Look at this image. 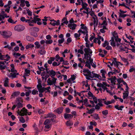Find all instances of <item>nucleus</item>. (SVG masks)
Masks as SVG:
<instances>
[{
  "mask_svg": "<svg viewBox=\"0 0 135 135\" xmlns=\"http://www.w3.org/2000/svg\"><path fill=\"white\" fill-rule=\"evenodd\" d=\"M11 67V70L8 68H7L8 72L7 73V75L9 78L12 79L16 77L17 76L19 75L18 73L17 72V70L14 68V65L13 64H11L10 65Z\"/></svg>",
  "mask_w": 135,
  "mask_h": 135,
  "instance_id": "f257e3e1",
  "label": "nucleus"
},
{
  "mask_svg": "<svg viewBox=\"0 0 135 135\" xmlns=\"http://www.w3.org/2000/svg\"><path fill=\"white\" fill-rule=\"evenodd\" d=\"M83 75L86 76V78L90 80L91 78L95 77L96 74L91 72L88 69H85L83 71Z\"/></svg>",
  "mask_w": 135,
  "mask_h": 135,
  "instance_id": "f03ea898",
  "label": "nucleus"
},
{
  "mask_svg": "<svg viewBox=\"0 0 135 135\" xmlns=\"http://www.w3.org/2000/svg\"><path fill=\"white\" fill-rule=\"evenodd\" d=\"M105 85V82H103L102 83H98L97 84V86H98L102 88H100L99 89V90H100L101 92L102 91H104L106 90L107 93H110V91Z\"/></svg>",
  "mask_w": 135,
  "mask_h": 135,
  "instance_id": "7ed1b4c3",
  "label": "nucleus"
},
{
  "mask_svg": "<svg viewBox=\"0 0 135 135\" xmlns=\"http://www.w3.org/2000/svg\"><path fill=\"white\" fill-rule=\"evenodd\" d=\"M85 54H84V59H87L91 57V54L92 52V50L89 48H85L84 50Z\"/></svg>",
  "mask_w": 135,
  "mask_h": 135,
  "instance_id": "20e7f679",
  "label": "nucleus"
},
{
  "mask_svg": "<svg viewBox=\"0 0 135 135\" xmlns=\"http://www.w3.org/2000/svg\"><path fill=\"white\" fill-rule=\"evenodd\" d=\"M49 78L48 79L47 81V85L51 86L54 85H55L57 79L55 78Z\"/></svg>",
  "mask_w": 135,
  "mask_h": 135,
  "instance_id": "39448f33",
  "label": "nucleus"
},
{
  "mask_svg": "<svg viewBox=\"0 0 135 135\" xmlns=\"http://www.w3.org/2000/svg\"><path fill=\"white\" fill-rule=\"evenodd\" d=\"M78 33H80L84 34V36L83 37H85L84 40L86 42H87L88 40V30L85 31L84 29H80L78 32Z\"/></svg>",
  "mask_w": 135,
  "mask_h": 135,
  "instance_id": "423d86ee",
  "label": "nucleus"
},
{
  "mask_svg": "<svg viewBox=\"0 0 135 135\" xmlns=\"http://www.w3.org/2000/svg\"><path fill=\"white\" fill-rule=\"evenodd\" d=\"M88 98L90 99H93V102L95 104H97L98 102V99L97 98L95 97L93 94L90 91L88 93Z\"/></svg>",
  "mask_w": 135,
  "mask_h": 135,
  "instance_id": "0eeeda50",
  "label": "nucleus"
},
{
  "mask_svg": "<svg viewBox=\"0 0 135 135\" xmlns=\"http://www.w3.org/2000/svg\"><path fill=\"white\" fill-rule=\"evenodd\" d=\"M1 35L4 38H8L12 35L11 32L8 31H2Z\"/></svg>",
  "mask_w": 135,
  "mask_h": 135,
  "instance_id": "6e6552de",
  "label": "nucleus"
},
{
  "mask_svg": "<svg viewBox=\"0 0 135 135\" xmlns=\"http://www.w3.org/2000/svg\"><path fill=\"white\" fill-rule=\"evenodd\" d=\"M17 113L18 114L21 116L26 115L28 113L27 110L25 108H23L21 110L18 109Z\"/></svg>",
  "mask_w": 135,
  "mask_h": 135,
  "instance_id": "1a4fd4ad",
  "label": "nucleus"
},
{
  "mask_svg": "<svg viewBox=\"0 0 135 135\" xmlns=\"http://www.w3.org/2000/svg\"><path fill=\"white\" fill-rule=\"evenodd\" d=\"M10 59V57L8 55H2L1 53L0 52V59L1 60H4L5 61H8Z\"/></svg>",
  "mask_w": 135,
  "mask_h": 135,
  "instance_id": "9d476101",
  "label": "nucleus"
},
{
  "mask_svg": "<svg viewBox=\"0 0 135 135\" xmlns=\"http://www.w3.org/2000/svg\"><path fill=\"white\" fill-rule=\"evenodd\" d=\"M25 28V27L23 26L18 25L15 26L14 29L15 31L19 32L23 31Z\"/></svg>",
  "mask_w": 135,
  "mask_h": 135,
  "instance_id": "9b49d317",
  "label": "nucleus"
},
{
  "mask_svg": "<svg viewBox=\"0 0 135 135\" xmlns=\"http://www.w3.org/2000/svg\"><path fill=\"white\" fill-rule=\"evenodd\" d=\"M9 16L7 15V14L5 13V12L2 11L0 14V21L3 20L5 18H9Z\"/></svg>",
  "mask_w": 135,
  "mask_h": 135,
  "instance_id": "f8f14e48",
  "label": "nucleus"
},
{
  "mask_svg": "<svg viewBox=\"0 0 135 135\" xmlns=\"http://www.w3.org/2000/svg\"><path fill=\"white\" fill-rule=\"evenodd\" d=\"M8 62H7L6 61H0V69H4L6 67V64H8Z\"/></svg>",
  "mask_w": 135,
  "mask_h": 135,
  "instance_id": "ddd939ff",
  "label": "nucleus"
},
{
  "mask_svg": "<svg viewBox=\"0 0 135 135\" xmlns=\"http://www.w3.org/2000/svg\"><path fill=\"white\" fill-rule=\"evenodd\" d=\"M116 78L115 76H112L111 78L108 79L111 82L113 85H114L116 84Z\"/></svg>",
  "mask_w": 135,
  "mask_h": 135,
  "instance_id": "4468645a",
  "label": "nucleus"
},
{
  "mask_svg": "<svg viewBox=\"0 0 135 135\" xmlns=\"http://www.w3.org/2000/svg\"><path fill=\"white\" fill-rule=\"evenodd\" d=\"M112 34L113 36V37L115 38V41H120L121 39L120 38H118V36L117 33L114 31L112 33Z\"/></svg>",
  "mask_w": 135,
  "mask_h": 135,
  "instance_id": "2eb2a0df",
  "label": "nucleus"
},
{
  "mask_svg": "<svg viewBox=\"0 0 135 135\" xmlns=\"http://www.w3.org/2000/svg\"><path fill=\"white\" fill-rule=\"evenodd\" d=\"M81 6L83 7V8L86 11L88 12V11L89 10V8L87 7L88 6V4L85 2H82L81 3Z\"/></svg>",
  "mask_w": 135,
  "mask_h": 135,
  "instance_id": "dca6fc26",
  "label": "nucleus"
},
{
  "mask_svg": "<svg viewBox=\"0 0 135 135\" xmlns=\"http://www.w3.org/2000/svg\"><path fill=\"white\" fill-rule=\"evenodd\" d=\"M37 88L40 93H42L43 92V87H42L41 86V81L40 83H39V84L37 85Z\"/></svg>",
  "mask_w": 135,
  "mask_h": 135,
  "instance_id": "f3484780",
  "label": "nucleus"
},
{
  "mask_svg": "<svg viewBox=\"0 0 135 135\" xmlns=\"http://www.w3.org/2000/svg\"><path fill=\"white\" fill-rule=\"evenodd\" d=\"M48 73L51 78H54V77L56 75V73L53 70L49 71Z\"/></svg>",
  "mask_w": 135,
  "mask_h": 135,
  "instance_id": "a211bd4d",
  "label": "nucleus"
},
{
  "mask_svg": "<svg viewBox=\"0 0 135 135\" xmlns=\"http://www.w3.org/2000/svg\"><path fill=\"white\" fill-rule=\"evenodd\" d=\"M68 26L70 29L74 30L75 29L76 25L74 23H69L68 25Z\"/></svg>",
  "mask_w": 135,
  "mask_h": 135,
  "instance_id": "6ab92c4d",
  "label": "nucleus"
},
{
  "mask_svg": "<svg viewBox=\"0 0 135 135\" xmlns=\"http://www.w3.org/2000/svg\"><path fill=\"white\" fill-rule=\"evenodd\" d=\"M90 57H89V59H85L86 60V62L85 66L88 67L89 69L91 68L90 66Z\"/></svg>",
  "mask_w": 135,
  "mask_h": 135,
  "instance_id": "aec40b11",
  "label": "nucleus"
},
{
  "mask_svg": "<svg viewBox=\"0 0 135 135\" xmlns=\"http://www.w3.org/2000/svg\"><path fill=\"white\" fill-rule=\"evenodd\" d=\"M73 117V115L71 114H65L64 115V117L65 119H70Z\"/></svg>",
  "mask_w": 135,
  "mask_h": 135,
  "instance_id": "412c9836",
  "label": "nucleus"
},
{
  "mask_svg": "<svg viewBox=\"0 0 135 135\" xmlns=\"http://www.w3.org/2000/svg\"><path fill=\"white\" fill-rule=\"evenodd\" d=\"M30 70L27 69H25V73L23 75V77L25 78V76H29L30 74Z\"/></svg>",
  "mask_w": 135,
  "mask_h": 135,
  "instance_id": "4be33fe9",
  "label": "nucleus"
},
{
  "mask_svg": "<svg viewBox=\"0 0 135 135\" xmlns=\"http://www.w3.org/2000/svg\"><path fill=\"white\" fill-rule=\"evenodd\" d=\"M83 86L84 87H85L86 88H87L86 89L87 90H89L90 89V87L89 85L88 84L87 81H83Z\"/></svg>",
  "mask_w": 135,
  "mask_h": 135,
  "instance_id": "5701e85b",
  "label": "nucleus"
},
{
  "mask_svg": "<svg viewBox=\"0 0 135 135\" xmlns=\"http://www.w3.org/2000/svg\"><path fill=\"white\" fill-rule=\"evenodd\" d=\"M20 94V92L18 91H15L11 95V97L12 98H15L19 95Z\"/></svg>",
  "mask_w": 135,
  "mask_h": 135,
  "instance_id": "b1692460",
  "label": "nucleus"
},
{
  "mask_svg": "<svg viewBox=\"0 0 135 135\" xmlns=\"http://www.w3.org/2000/svg\"><path fill=\"white\" fill-rule=\"evenodd\" d=\"M100 73L102 74V75L103 78L105 79L106 77L105 76V74L107 73L106 71L105 70L102 69L100 71Z\"/></svg>",
  "mask_w": 135,
  "mask_h": 135,
  "instance_id": "393cba45",
  "label": "nucleus"
},
{
  "mask_svg": "<svg viewBox=\"0 0 135 135\" xmlns=\"http://www.w3.org/2000/svg\"><path fill=\"white\" fill-rule=\"evenodd\" d=\"M38 16H35L33 17V20L32 21V22L36 23L37 21H38L41 20L38 18Z\"/></svg>",
  "mask_w": 135,
  "mask_h": 135,
  "instance_id": "a878e982",
  "label": "nucleus"
},
{
  "mask_svg": "<svg viewBox=\"0 0 135 135\" xmlns=\"http://www.w3.org/2000/svg\"><path fill=\"white\" fill-rule=\"evenodd\" d=\"M114 99H112L110 101H105L104 103L105 104L108 105L109 104L114 103Z\"/></svg>",
  "mask_w": 135,
  "mask_h": 135,
  "instance_id": "bb28decb",
  "label": "nucleus"
},
{
  "mask_svg": "<svg viewBox=\"0 0 135 135\" xmlns=\"http://www.w3.org/2000/svg\"><path fill=\"white\" fill-rule=\"evenodd\" d=\"M9 83V79L7 77L5 79V80L4 82V85L5 87L8 86V83Z\"/></svg>",
  "mask_w": 135,
  "mask_h": 135,
  "instance_id": "cd10ccee",
  "label": "nucleus"
},
{
  "mask_svg": "<svg viewBox=\"0 0 135 135\" xmlns=\"http://www.w3.org/2000/svg\"><path fill=\"white\" fill-rule=\"evenodd\" d=\"M54 111L58 114H60L63 111V108H62L60 107L57 109L56 110Z\"/></svg>",
  "mask_w": 135,
  "mask_h": 135,
  "instance_id": "c85d7f7f",
  "label": "nucleus"
},
{
  "mask_svg": "<svg viewBox=\"0 0 135 135\" xmlns=\"http://www.w3.org/2000/svg\"><path fill=\"white\" fill-rule=\"evenodd\" d=\"M93 42L96 43H97L99 45L100 44L101 42L99 39L98 36L97 38H95L93 40Z\"/></svg>",
  "mask_w": 135,
  "mask_h": 135,
  "instance_id": "c756f323",
  "label": "nucleus"
},
{
  "mask_svg": "<svg viewBox=\"0 0 135 135\" xmlns=\"http://www.w3.org/2000/svg\"><path fill=\"white\" fill-rule=\"evenodd\" d=\"M43 92L44 91H46V92H50V89H51V87L50 86H49L46 88H45V87H43Z\"/></svg>",
  "mask_w": 135,
  "mask_h": 135,
  "instance_id": "7c9ffc66",
  "label": "nucleus"
},
{
  "mask_svg": "<svg viewBox=\"0 0 135 135\" xmlns=\"http://www.w3.org/2000/svg\"><path fill=\"white\" fill-rule=\"evenodd\" d=\"M86 12L87 15H89V14L93 18H94V17H95V16H96L94 15V13L93 12H89V10H88V12L87 11Z\"/></svg>",
  "mask_w": 135,
  "mask_h": 135,
  "instance_id": "2f4dec72",
  "label": "nucleus"
},
{
  "mask_svg": "<svg viewBox=\"0 0 135 135\" xmlns=\"http://www.w3.org/2000/svg\"><path fill=\"white\" fill-rule=\"evenodd\" d=\"M120 57L122 60L124 62L126 65H128L129 64V62L127 61V59L121 57Z\"/></svg>",
  "mask_w": 135,
  "mask_h": 135,
  "instance_id": "473e14b6",
  "label": "nucleus"
},
{
  "mask_svg": "<svg viewBox=\"0 0 135 135\" xmlns=\"http://www.w3.org/2000/svg\"><path fill=\"white\" fill-rule=\"evenodd\" d=\"M91 116H93L94 118L96 120L99 119V117L98 116V114H97L94 113L92 115H91Z\"/></svg>",
  "mask_w": 135,
  "mask_h": 135,
  "instance_id": "72a5a7b5",
  "label": "nucleus"
},
{
  "mask_svg": "<svg viewBox=\"0 0 135 135\" xmlns=\"http://www.w3.org/2000/svg\"><path fill=\"white\" fill-rule=\"evenodd\" d=\"M110 41H111L110 44L112 46H116V42H115L113 37L112 38L111 40H110Z\"/></svg>",
  "mask_w": 135,
  "mask_h": 135,
  "instance_id": "f704fd0d",
  "label": "nucleus"
},
{
  "mask_svg": "<svg viewBox=\"0 0 135 135\" xmlns=\"http://www.w3.org/2000/svg\"><path fill=\"white\" fill-rule=\"evenodd\" d=\"M86 91H82L80 93L78 92L77 93V94L82 99H83L84 96L83 92H85Z\"/></svg>",
  "mask_w": 135,
  "mask_h": 135,
  "instance_id": "c9c22d12",
  "label": "nucleus"
},
{
  "mask_svg": "<svg viewBox=\"0 0 135 135\" xmlns=\"http://www.w3.org/2000/svg\"><path fill=\"white\" fill-rule=\"evenodd\" d=\"M34 44L35 45V47L37 49L41 48V45L39 43V42L38 41H36L34 43Z\"/></svg>",
  "mask_w": 135,
  "mask_h": 135,
  "instance_id": "e433bc0d",
  "label": "nucleus"
},
{
  "mask_svg": "<svg viewBox=\"0 0 135 135\" xmlns=\"http://www.w3.org/2000/svg\"><path fill=\"white\" fill-rule=\"evenodd\" d=\"M123 98L124 99L128 96L129 92L124 91V92L123 93Z\"/></svg>",
  "mask_w": 135,
  "mask_h": 135,
  "instance_id": "4c0bfd02",
  "label": "nucleus"
},
{
  "mask_svg": "<svg viewBox=\"0 0 135 135\" xmlns=\"http://www.w3.org/2000/svg\"><path fill=\"white\" fill-rule=\"evenodd\" d=\"M44 125H51V120L46 119L44 122Z\"/></svg>",
  "mask_w": 135,
  "mask_h": 135,
  "instance_id": "58836bf2",
  "label": "nucleus"
},
{
  "mask_svg": "<svg viewBox=\"0 0 135 135\" xmlns=\"http://www.w3.org/2000/svg\"><path fill=\"white\" fill-rule=\"evenodd\" d=\"M75 33L74 34V37L76 39L78 40L80 39L79 37L80 36V35H81V33Z\"/></svg>",
  "mask_w": 135,
  "mask_h": 135,
  "instance_id": "ea45409f",
  "label": "nucleus"
},
{
  "mask_svg": "<svg viewBox=\"0 0 135 135\" xmlns=\"http://www.w3.org/2000/svg\"><path fill=\"white\" fill-rule=\"evenodd\" d=\"M30 30L31 31L33 32H38L39 30V29L38 28L35 27H32L30 28Z\"/></svg>",
  "mask_w": 135,
  "mask_h": 135,
  "instance_id": "a19ab883",
  "label": "nucleus"
},
{
  "mask_svg": "<svg viewBox=\"0 0 135 135\" xmlns=\"http://www.w3.org/2000/svg\"><path fill=\"white\" fill-rule=\"evenodd\" d=\"M80 26L81 27L80 29H84V30L85 31L86 30H88L87 27L84 24L82 23L81 24Z\"/></svg>",
  "mask_w": 135,
  "mask_h": 135,
  "instance_id": "79ce46f5",
  "label": "nucleus"
},
{
  "mask_svg": "<svg viewBox=\"0 0 135 135\" xmlns=\"http://www.w3.org/2000/svg\"><path fill=\"white\" fill-rule=\"evenodd\" d=\"M38 52L41 55H43L45 54L46 51L44 49H41L38 51Z\"/></svg>",
  "mask_w": 135,
  "mask_h": 135,
  "instance_id": "37998d69",
  "label": "nucleus"
},
{
  "mask_svg": "<svg viewBox=\"0 0 135 135\" xmlns=\"http://www.w3.org/2000/svg\"><path fill=\"white\" fill-rule=\"evenodd\" d=\"M116 41V45L118 47H122V46L123 45V44L121 43L120 42V41Z\"/></svg>",
  "mask_w": 135,
  "mask_h": 135,
  "instance_id": "c03bdc74",
  "label": "nucleus"
},
{
  "mask_svg": "<svg viewBox=\"0 0 135 135\" xmlns=\"http://www.w3.org/2000/svg\"><path fill=\"white\" fill-rule=\"evenodd\" d=\"M20 1L21 3L20 6L22 7H24L25 5V1L24 0H20Z\"/></svg>",
  "mask_w": 135,
  "mask_h": 135,
  "instance_id": "a18cd8bd",
  "label": "nucleus"
},
{
  "mask_svg": "<svg viewBox=\"0 0 135 135\" xmlns=\"http://www.w3.org/2000/svg\"><path fill=\"white\" fill-rule=\"evenodd\" d=\"M62 22L65 24H67L69 22L67 20V18H64L62 20Z\"/></svg>",
  "mask_w": 135,
  "mask_h": 135,
  "instance_id": "49530a36",
  "label": "nucleus"
},
{
  "mask_svg": "<svg viewBox=\"0 0 135 135\" xmlns=\"http://www.w3.org/2000/svg\"><path fill=\"white\" fill-rule=\"evenodd\" d=\"M9 18L8 19L7 21H8L11 23H15V22H14V21L13 20L12 18V17H9Z\"/></svg>",
  "mask_w": 135,
  "mask_h": 135,
  "instance_id": "de8ad7c7",
  "label": "nucleus"
},
{
  "mask_svg": "<svg viewBox=\"0 0 135 135\" xmlns=\"http://www.w3.org/2000/svg\"><path fill=\"white\" fill-rule=\"evenodd\" d=\"M73 123L72 122L69 120L67 122L66 124L68 126H70L73 125Z\"/></svg>",
  "mask_w": 135,
  "mask_h": 135,
  "instance_id": "09e8293b",
  "label": "nucleus"
},
{
  "mask_svg": "<svg viewBox=\"0 0 135 135\" xmlns=\"http://www.w3.org/2000/svg\"><path fill=\"white\" fill-rule=\"evenodd\" d=\"M34 45H33L31 44H29L28 45H27L26 46V49H28L30 48H33L34 47Z\"/></svg>",
  "mask_w": 135,
  "mask_h": 135,
  "instance_id": "8fccbe9b",
  "label": "nucleus"
},
{
  "mask_svg": "<svg viewBox=\"0 0 135 135\" xmlns=\"http://www.w3.org/2000/svg\"><path fill=\"white\" fill-rule=\"evenodd\" d=\"M99 52L101 53L102 54H106L107 53V51L105 50H102V49H99Z\"/></svg>",
  "mask_w": 135,
  "mask_h": 135,
  "instance_id": "3c124183",
  "label": "nucleus"
},
{
  "mask_svg": "<svg viewBox=\"0 0 135 135\" xmlns=\"http://www.w3.org/2000/svg\"><path fill=\"white\" fill-rule=\"evenodd\" d=\"M90 65H91L94 68H95L96 66V65L93 62V60L91 59V57H90Z\"/></svg>",
  "mask_w": 135,
  "mask_h": 135,
  "instance_id": "603ef678",
  "label": "nucleus"
},
{
  "mask_svg": "<svg viewBox=\"0 0 135 135\" xmlns=\"http://www.w3.org/2000/svg\"><path fill=\"white\" fill-rule=\"evenodd\" d=\"M49 75L46 74L44 76L42 77V78L43 80L45 79V81L47 79L49 78Z\"/></svg>",
  "mask_w": 135,
  "mask_h": 135,
  "instance_id": "864d4df0",
  "label": "nucleus"
},
{
  "mask_svg": "<svg viewBox=\"0 0 135 135\" xmlns=\"http://www.w3.org/2000/svg\"><path fill=\"white\" fill-rule=\"evenodd\" d=\"M67 42L66 44H69V43L72 41L71 38V37L68 38L66 40Z\"/></svg>",
  "mask_w": 135,
  "mask_h": 135,
  "instance_id": "5fc2aeb1",
  "label": "nucleus"
},
{
  "mask_svg": "<svg viewBox=\"0 0 135 135\" xmlns=\"http://www.w3.org/2000/svg\"><path fill=\"white\" fill-rule=\"evenodd\" d=\"M60 64V62H58L57 63L56 62L54 61L52 64V65L54 66H57L59 65Z\"/></svg>",
  "mask_w": 135,
  "mask_h": 135,
  "instance_id": "6e6d98bb",
  "label": "nucleus"
},
{
  "mask_svg": "<svg viewBox=\"0 0 135 135\" xmlns=\"http://www.w3.org/2000/svg\"><path fill=\"white\" fill-rule=\"evenodd\" d=\"M113 65L116 67H118V65H119V64H120V62H117L116 61L115 62H113Z\"/></svg>",
  "mask_w": 135,
  "mask_h": 135,
  "instance_id": "4d7b16f0",
  "label": "nucleus"
},
{
  "mask_svg": "<svg viewBox=\"0 0 135 135\" xmlns=\"http://www.w3.org/2000/svg\"><path fill=\"white\" fill-rule=\"evenodd\" d=\"M95 17H94L93 18L94 20L93 21L94 24H96L97 23H98V20L97 19V16H95Z\"/></svg>",
  "mask_w": 135,
  "mask_h": 135,
  "instance_id": "13d9d810",
  "label": "nucleus"
},
{
  "mask_svg": "<svg viewBox=\"0 0 135 135\" xmlns=\"http://www.w3.org/2000/svg\"><path fill=\"white\" fill-rule=\"evenodd\" d=\"M94 110L95 109L94 108H92L89 110H88L87 113L89 114H91L92 113Z\"/></svg>",
  "mask_w": 135,
  "mask_h": 135,
  "instance_id": "bf43d9fd",
  "label": "nucleus"
},
{
  "mask_svg": "<svg viewBox=\"0 0 135 135\" xmlns=\"http://www.w3.org/2000/svg\"><path fill=\"white\" fill-rule=\"evenodd\" d=\"M89 124L90 125H92V126L94 125L95 126H96L97 125V123L94 121L90 122Z\"/></svg>",
  "mask_w": 135,
  "mask_h": 135,
  "instance_id": "052dcab7",
  "label": "nucleus"
},
{
  "mask_svg": "<svg viewBox=\"0 0 135 135\" xmlns=\"http://www.w3.org/2000/svg\"><path fill=\"white\" fill-rule=\"evenodd\" d=\"M32 94L35 95L38 94V91L37 90L34 89L32 91Z\"/></svg>",
  "mask_w": 135,
  "mask_h": 135,
  "instance_id": "680f3d73",
  "label": "nucleus"
},
{
  "mask_svg": "<svg viewBox=\"0 0 135 135\" xmlns=\"http://www.w3.org/2000/svg\"><path fill=\"white\" fill-rule=\"evenodd\" d=\"M131 14L132 16H131V17L132 18H135V12L134 11H131Z\"/></svg>",
  "mask_w": 135,
  "mask_h": 135,
  "instance_id": "e2e57ef3",
  "label": "nucleus"
},
{
  "mask_svg": "<svg viewBox=\"0 0 135 135\" xmlns=\"http://www.w3.org/2000/svg\"><path fill=\"white\" fill-rule=\"evenodd\" d=\"M53 42V40H47L45 41L46 43V44H50Z\"/></svg>",
  "mask_w": 135,
  "mask_h": 135,
  "instance_id": "0e129e2a",
  "label": "nucleus"
},
{
  "mask_svg": "<svg viewBox=\"0 0 135 135\" xmlns=\"http://www.w3.org/2000/svg\"><path fill=\"white\" fill-rule=\"evenodd\" d=\"M65 40L64 38H62L58 40V43L60 44H61L63 43Z\"/></svg>",
  "mask_w": 135,
  "mask_h": 135,
  "instance_id": "69168bd1",
  "label": "nucleus"
},
{
  "mask_svg": "<svg viewBox=\"0 0 135 135\" xmlns=\"http://www.w3.org/2000/svg\"><path fill=\"white\" fill-rule=\"evenodd\" d=\"M108 41H105L104 42L102 46L103 47H105L106 46L108 45Z\"/></svg>",
  "mask_w": 135,
  "mask_h": 135,
  "instance_id": "338daca9",
  "label": "nucleus"
},
{
  "mask_svg": "<svg viewBox=\"0 0 135 135\" xmlns=\"http://www.w3.org/2000/svg\"><path fill=\"white\" fill-rule=\"evenodd\" d=\"M20 121L22 123H24L25 122V120L23 117H21L19 119Z\"/></svg>",
  "mask_w": 135,
  "mask_h": 135,
  "instance_id": "774afa93",
  "label": "nucleus"
}]
</instances>
